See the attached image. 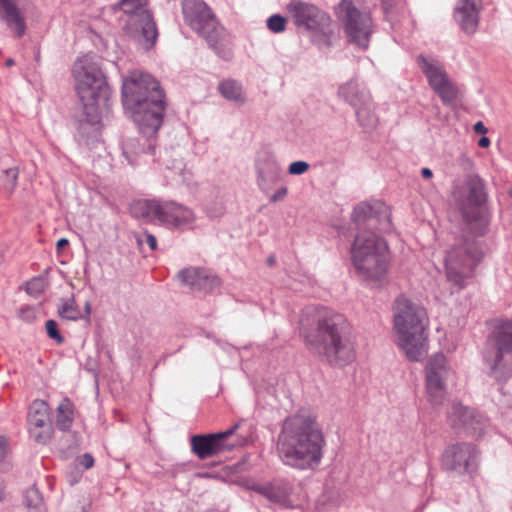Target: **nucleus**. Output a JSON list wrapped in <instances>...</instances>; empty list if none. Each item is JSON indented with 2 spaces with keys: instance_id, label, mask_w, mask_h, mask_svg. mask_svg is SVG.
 Instances as JSON below:
<instances>
[{
  "instance_id": "41",
  "label": "nucleus",
  "mask_w": 512,
  "mask_h": 512,
  "mask_svg": "<svg viewBox=\"0 0 512 512\" xmlns=\"http://www.w3.org/2000/svg\"><path fill=\"white\" fill-rule=\"evenodd\" d=\"M77 464L84 469H90L94 465V458L91 454L85 453L77 458Z\"/></svg>"
},
{
  "instance_id": "32",
  "label": "nucleus",
  "mask_w": 512,
  "mask_h": 512,
  "mask_svg": "<svg viewBox=\"0 0 512 512\" xmlns=\"http://www.w3.org/2000/svg\"><path fill=\"white\" fill-rule=\"evenodd\" d=\"M164 162L167 169L177 174L183 184L190 188L196 186L192 171L186 167V164L181 159H173L171 163L168 159H165Z\"/></svg>"
},
{
  "instance_id": "23",
  "label": "nucleus",
  "mask_w": 512,
  "mask_h": 512,
  "mask_svg": "<svg viewBox=\"0 0 512 512\" xmlns=\"http://www.w3.org/2000/svg\"><path fill=\"white\" fill-rule=\"evenodd\" d=\"M255 169L258 187L265 193L281 179V166L271 154L264 153L260 155L256 160Z\"/></svg>"
},
{
  "instance_id": "47",
  "label": "nucleus",
  "mask_w": 512,
  "mask_h": 512,
  "mask_svg": "<svg viewBox=\"0 0 512 512\" xmlns=\"http://www.w3.org/2000/svg\"><path fill=\"white\" fill-rule=\"evenodd\" d=\"M146 242L151 250H155L157 248V240L156 237L152 234L146 235Z\"/></svg>"
},
{
  "instance_id": "1",
  "label": "nucleus",
  "mask_w": 512,
  "mask_h": 512,
  "mask_svg": "<svg viewBox=\"0 0 512 512\" xmlns=\"http://www.w3.org/2000/svg\"><path fill=\"white\" fill-rule=\"evenodd\" d=\"M300 335L307 349L332 365H346L355 357L344 315L323 306L302 310Z\"/></svg>"
},
{
  "instance_id": "51",
  "label": "nucleus",
  "mask_w": 512,
  "mask_h": 512,
  "mask_svg": "<svg viewBox=\"0 0 512 512\" xmlns=\"http://www.w3.org/2000/svg\"><path fill=\"white\" fill-rule=\"evenodd\" d=\"M421 175H422V177H423V178H425V179H430V178H432V176H433V172H432V170H431V169H429V168H423V169L421 170Z\"/></svg>"
},
{
  "instance_id": "37",
  "label": "nucleus",
  "mask_w": 512,
  "mask_h": 512,
  "mask_svg": "<svg viewBox=\"0 0 512 512\" xmlns=\"http://www.w3.org/2000/svg\"><path fill=\"white\" fill-rule=\"evenodd\" d=\"M456 165L464 172H470L474 167V161L465 152H461L455 159Z\"/></svg>"
},
{
  "instance_id": "11",
  "label": "nucleus",
  "mask_w": 512,
  "mask_h": 512,
  "mask_svg": "<svg viewBox=\"0 0 512 512\" xmlns=\"http://www.w3.org/2000/svg\"><path fill=\"white\" fill-rule=\"evenodd\" d=\"M149 0H119V9L129 16L125 30L145 50L151 49L158 38V30L148 9Z\"/></svg>"
},
{
  "instance_id": "15",
  "label": "nucleus",
  "mask_w": 512,
  "mask_h": 512,
  "mask_svg": "<svg viewBox=\"0 0 512 512\" xmlns=\"http://www.w3.org/2000/svg\"><path fill=\"white\" fill-rule=\"evenodd\" d=\"M479 452L471 443H456L445 448L441 456V466L446 471L458 474L472 473L478 463Z\"/></svg>"
},
{
  "instance_id": "28",
  "label": "nucleus",
  "mask_w": 512,
  "mask_h": 512,
  "mask_svg": "<svg viewBox=\"0 0 512 512\" xmlns=\"http://www.w3.org/2000/svg\"><path fill=\"white\" fill-rule=\"evenodd\" d=\"M162 200H142L136 202L132 208L131 213L136 218H142L147 221H159L160 209Z\"/></svg>"
},
{
  "instance_id": "43",
  "label": "nucleus",
  "mask_w": 512,
  "mask_h": 512,
  "mask_svg": "<svg viewBox=\"0 0 512 512\" xmlns=\"http://www.w3.org/2000/svg\"><path fill=\"white\" fill-rule=\"evenodd\" d=\"M206 212L210 218H215L223 214L224 207L222 204L216 205L213 208L206 207Z\"/></svg>"
},
{
  "instance_id": "55",
  "label": "nucleus",
  "mask_w": 512,
  "mask_h": 512,
  "mask_svg": "<svg viewBox=\"0 0 512 512\" xmlns=\"http://www.w3.org/2000/svg\"><path fill=\"white\" fill-rule=\"evenodd\" d=\"M85 310H86V313L89 315L90 312H91V306H90V303L89 302H86L85 304Z\"/></svg>"
},
{
  "instance_id": "6",
  "label": "nucleus",
  "mask_w": 512,
  "mask_h": 512,
  "mask_svg": "<svg viewBox=\"0 0 512 512\" xmlns=\"http://www.w3.org/2000/svg\"><path fill=\"white\" fill-rule=\"evenodd\" d=\"M75 88L83 105L86 123L100 122L99 103L107 101L109 87L103 72L92 55H84L73 66Z\"/></svg>"
},
{
  "instance_id": "38",
  "label": "nucleus",
  "mask_w": 512,
  "mask_h": 512,
  "mask_svg": "<svg viewBox=\"0 0 512 512\" xmlns=\"http://www.w3.org/2000/svg\"><path fill=\"white\" fill-rule=\"evenodd\" d=\"M45 327H46L47 334L51 339L55 340L58 344H61L64 342V337L58 331V325L55 320H52V319L48 320L45 324Z\"/></svg>"
},
{
  "instance_id": "18",
  "label": "nucleus",
  "mask_w": 512,
  "mask_h": 512,
  "mask_svg": "<svg viewBox=\"0 0 512 512\" xmlns=\"http://www.w3.org/2000/svg\"><path fill=\"white\" fill-rule=\"evenodd\" d=\"M351 219L358 226L367 224L369 228L381 232H387L391 229L390 213L383 203L370 205L362 202L354 208Z\"/></svg>"
},
{
  "instance_id": "2",
  "label": "nucleus",
  "mask_w": 512,
  "mask_h": 512,
  "mask_svg": "<svg viewBox=\"0 0 512 512\" xmlns=\"http://www.w3.org/2000/svg\"><path fill=\"white\" fill-rule=\"evenodd\" d=\"M122 102L139 128L144 140L143 153L155 155V137L162 125L166 109L165 94L150 74L132 71L123 80Z\"/></svg>"
},
{
  "instance_id": "52",
  "label": "nucleus",
  "mask_w": 512,
  "mask_h": 512,
  "mask_svg": "<svg viewBox=\"0 0 512 512\" xmlns=\"http://www.w3.org/2000/svg\"><path fill=\"white\" fill-rule=\"evenodd\" d=\"M4 498H5L4 484L2 481H0V502L3 501Z\"/></svg>"
},
{
  "instance_id": "12",
  "label": "nucleus",
  "mask_w": 512,
  "mask_h": 512,
  "mask_svg": "<svg viewBox=\"0 0 512 512\" xmlns=\"http://www.w3.org/2000/svg\"><path fill=\"white\" fill-rule=\"evenodd\" d=\"M335 14L344 26L348 41L361 49H367L374 32L370 14L360 11L353 0H341L335 7Z\"/></svg>"
},
{
  "instance_id": "27",
  "label": "nucleus",
  "mask_w": 512,
  "mask_h": 512,
  "mask_svg": "<svg viewBox=\"0 0 512 512\" xmlns=\"http://www.w3.org/2000/svg\"><path fill=\"white\" fill-rule=\"evenodd\" d=\"M338 96L354 109L362 104H368L371 99L369 91L355 80L340 85Z\"/></svg>"
},
{
  "instance_id": "13",
  "label": "nucleus",
  "mask_w": 512,
  "mask_h": 512,
  "mask_svg": "<svg viewBox=\"0 0 512 512\" xmlns=\"http://www.w3.org/2000/svg\"><path fill=\"white\" fill-rule=\"evenodd\" d=\"M182 13L186 24L202 36L210 47L216 49L223 28L209 6L203 0H183Z\"/></svg>"
},
{
  "instance_id": "10",
  "label": "nucleus",
  "mask_w": 512,
  "mask_h": 512,
  "mask_svg": "<svg viewBox=\"0 0 512 512\" xmlns=\"http://www.w3.org/2000/svg\"><path fill=\"white\" fill-rule=\"evenodd\" d=\"M482 258L478 243L471 239H461L454 245L445 258L446 275L449 282L458 289L467 285L474 274V269Z\"/></svg>"
},
{
  "instance_id": "54",
  "label": "nucleus",
  "mask_w": 512,
  "mask_h": 512,
  "mask_svg": "<svg viewBox=\"0 0 512 512\" xmlns=\"http://www.w3.org/2000/svg\"><path fill=\"white\" fill-rule=\"evenodd\" d=\"M7 67H11L15 64L14 60L12 58H8L5 62Z\"/></svg>"
},
{
  "instance_id": "45",
  "label": "nucleus",
  "mask_w": 512,
  "mask_h": 512,
  "mask_svg": "<svg viewBox=\"0 0 512 512\" xmlns=\"http://www.w3.org/2000/svg\"><path fill=\"white\" fill-rule=\"evenodd\" d=\"M66 512H88L85 503L76 502Z\"/></svg>"
},
{
  "instance_id": "50",
  "label": "nucleus",
  "mask_w": 512,
  "mask_h": 512,
  "mask_svg": "<svg viewBox=\"0 0 512 512\" xmlns=\"http://www.w3.org/2000/svg\"><path fill=\"white\" fill-rule=\"evenodd\" d=\"M478 145L481 147V148H487L489 147L490 145V139L488 137H481L478 141Z\"/></svg>"
},
{
  "instance_id": "53",
  "label": "nucleus",
  "mask_w": 512,
  "mask_h": 512,
  "mask_svg": "<svg viewBox=\"0 0 512 512\" xmlns=\"http://www.w3.org/2000/svg\"><path fill=\"white\" fill-rule=\"evenodd\" d=\"M275 262H276L275 256L271 255L268 257V259H267L268 266L272 267L275 264Z\"/></svg>"
},
{
  "instance_id": "20",
  "label": "nucleus",
  "mask_w": 512,
  "mask_h": 512,
  "mask_svg": "<svg viewBox=\"0 0 512 512\" xmlns=\"http://www.w3.org/2000/svg\"><path fill=\"white\" fill-rule=\"evenodd\" d=\"M29 433L39 444H46L51 439L49 406L44 400L36 399L28 411Z\"/></svg>"
},
{
  "instance_id": "31",
  "label": "nucleus",
  "mask_w": 512,
  "mask_h": 512,
  "mask_svg": "<svg viewBox=\"0 0 512 512\" xmlns=\"http://www.w3.org/2000/svg\"><path fill=\"white\" fill-rule=\"evenodd\" d=\"M73 404L69 399H63L57 407L56 425L62 431L70 429L73 423Z\"/></svg>"
},
{
  "instance_id": "4",
  "label": "nucleus",
  "mask_w": 512,
  "mask_h": 512,
  "mask_svg": "<svg viewBox=\"0 0 512 512\" xmlns=\"http://www.w3.org/2000/svg\"><path fill=\"white\" fill-rule=\"evenodd\" d=\"M427 313L425 309L400 296L394 305V329L398 346L410 361H421L427 354Z\"/></svg>"
},
{
  "instance_id": "48",
  "label": "nucleus",
  "mask_w": 512,
  "mask_h": 512,
  "mask_svg": "<svg viewBox=\"0 0 512 512\" xmlns=\"http://www.w3.org/2000/svg\"><path fill=\"white\" fill-rule=\"evenodd\" d=\"M474 131L479 134H486L487 128L485 127L482 121H478L474 125Z\"/></svg>"
},
{
  "instance_id": "7",
  "label": "nucleus",
  "mask_w": 512,
  "mask_h": 512,
  "mask_svg": "<svg viewBox=\"0 0 512 512\" xmlns=\"http://www.w3.org/2000/svg\"><path fill=\"white\" fill-rule=\"evenodd\" d=\"M286 10L296 29L307 35L319 49L327 50L332 46L334 32L327 11L304 0H291Z\"/></svg>"
},
{
  "instance_id": "39",
  "label": "nucleus",
  "mask_w": 512,
  "mask_h": 512,
  "mask_svg": "<svg viewBox=\"0 0 512 512\" xmlns=\"http://www.w3.org/2000/svg\"><path fill=\"white\" fill-rule=\"evenodd\" d=\"M310 165L305 161L292 162L288 167V173L291 175H301L308 171Z\"/></svg>"
},
{
  "instance_id": "29",
  "label": "nucleus",
  "mask_w": 512,
  "mask_h": 512,
  "mask_svg": "<svg viewBox=\"0 0 512 512\" xmlns=\"http://www.w3.org/2000/svg\"><path fill=\"white\" fill-rule=\"evenodd\" d=\"M354 110L357 121L363 129L371 131L377 127L379 119L374 112L375 106L372 98L369 100L368 104H362Z\"/></svg>"
},
{
  "instance_id": "25",
  "label": "nucleus",
  "mask_w": 512,
  "mask_h": 512,
  "mask_svg": "<svg viewBox=\"0 0 512 512\" xmlns=\"http://www.w3.org/2000/svg\"><path fill=\"white\" fill-rule=\"evenodd\" d=\"M253 490L284 508L292 509L295 507L290 499L292 487L289 483L281 482L268 485H256L253 487Z\"/></svg>"
},
{
  "instance_id": "24",
  "label": "nucleus",
  "mask_w": 512,
  "mask_h": 512,
  "mask_svg": "<svg viewBox=\"0 0 512 512\" xmlns=\"http://www.w3.org/2000/svg\"><path fill=\"white\" fill-rule=\"evenodd\" d=\"M482 0H459L454 10V18L466 34H474L479 24Z\"/></svg>"
},
{
  "instance_id": "33",
  "label": "nucleus",
  "mask_w": 512,
  "mask_h": 512,
  "mask_svg": "<svg viewBox=\"0 0 512 512\" xmlns=\"http://www.w3.org/2000/svg\"><path fill=\"white\" fill-rule=\"evenodd\" d=\"M23 503L29 512H45L43 498L39 490L35 487H31L25 491Z\"/></svg>"
},
{
  "instance_id": "22",
  "label": "nucleus",
  "mask_w": 512,
  "mask_h": 512,
  "mask_svg": "<svg viewBox=\"0 0 512 512\" xmlns=\"http://www.w3.org/2000/svg\"><path fill=\"white\" fill-rule=\"evenodd\" d=\"M448 419L452 427L462 428L473 435H480L483 430V416L460 403L452 404Z\"/></svg>"
},
{
  "instance_id": "35",
  "label": "nucleus",
  "mask_w": 512,
  "mask_h": 512,
  "mask_svg": "<svg viewBox=\"0 0 512 512\" xmlns=\"http://www.w3.org/2000/svg\"><path fill=\"white\" fill-rule=\"evenodd\" d=\"M267 28L273 33H282L286 29L287 19L280 14H274L267 19Z\"/></svg>"
},
{
  "instance_id": "34",
  "label": "nucleus",
  "mask_w": 512,
  "mask_h": 512,
  "mask_svg": "<svg viewBox=\"0 0 512 512\" xmlns=\"http://www.w3.org/2000/svg\"><path fill=\"white\" fill-rule=\"evenodd\" d=\"M58 315L66 320H78L81 318L80 309L73 296L63 301L61 306L58 307Z\"/></svg>"
},
{
  "instance_id": "49",
  "label": "nucleus",
  "mask_w": 512,
  "mask_h": 512,
  "mask_svg": "<svg viewBox=\"0 0 512 512\" xmlns=\"http://www.w3.org/2000/svg\"><path fill=\"white\" fill-rule=\"evenodd\" d=\"M69 244V241L68 239L66 238H61L57 241L56 243V247H57V250L58 251H61L64 247H66L67 245Z\"/></svg>"
},
{
  "instance_id": "21",
  "label": "nucleus",
  "mask_w": 512,
  "mask_h": 512,
  "mask_svg": "<svg viewBox=\"0 0 512 512\" xmlns=\"http://www.w3.org/2000/svg\"><path fill=\"white\" fill-rule=\"evenodd\" d=\"M179 280L193 292L209 293L219 287V278L209 269L190 267L178 273Z\"/></svg>"
},
{
  "instance_id": "9",
  "label": "nucleus",
  "mask_w": 512,
  "mask_h": 512,
  "mask_svg": "<svg viewBox=\"0 0 512 512\" xmlns=\"http://www.w3.org/2000/svg\"><path fill=\"white\" fill-rule=\"evenodd\" d=\"M483 359L497 379L512 376V319H498L487 336Z\"/></svg>"
},
{
  "instance_id": "26",
  "label": "nucleus",
  "mask_w": 512,
  "mask_h": 512,
  "mask_svg": "<svg viewBox=\"0 0 512 512\" xmlns=\"http://www.w3.org/2000/svg\"><path fill=\"white\" fill-rule=\"evenodd\" d=\"M0 13L1 19L16 32L17 37L25 34L26 23L17 6V0H0Z\"/></svg>"
},
{
  "instance_id": "36",
  "label": "nucleus",
  "mask_w": 512,
  "mask_h": 512,
  "mask_svg": "<svg viewBox=\"0 0 512 512\" xmlns=\"http://www.w3.org/2000/svg\"><path fill=\"white\" fill-rule=\"evenodd\" d=\"M45 290V281L42 277H36L26 283V291L28 294L38 296Z\"/></svg>"
},
{
  "instance_id": "17",
  "label": "nucleus",
  "mask_w": 512,
  "mask_h": 512,
  "mask_svg": "<svg viewBox=\"0 0 512 512\" xmlns=\"http://www.w3.org/2000/svg\"><path fill=\"white\" fill-rule=\"evenodd\" d=\"M425 370L429 401L434 405L442 404L446 395V380L450 373L446 357L443 354L432 356Z\"/></svg>"
},
{
  "instance_id": "40",
  "label": "nucleus",
  "mask_w": 512,
  "mask_h": 512,
  "mask_svg": "<svg viewBox=\"0 0 512 512\" xmlns=\"http://www.w3.org/2000/svg\"><path fill=\"white\" fill-rule=\"evenodd\" d=\"M7 184L13 189L16 186L18 179V168L10 167L3 171Z\"/></svg>"
},
{
  "instance_id": "3",
  "label": "nucleus",
  "mask_w": 512,
  "mask_h": 512,
  "mask_svg": "<svg viewBox=\"0 0 512 512\" xmlns=\"http://www.w3.org/2000/svg\"><path fill=\"white\" fill-rule=\"evenodd\" d=\"M325 439L309 408L287 417L278 436L277 450L285 465L305 470L317 466L323 456Z\"/></svg>"
},
{
  "instance_id": "19",
  "label": "nucleus",
  "mask_w": 512,
  "mask_h": 512,
  "mask_svg": "<svg viewBox=\"0 0 512 512\" xmlns=\"http://www.w3.org/2000/svg\"><path fill=\"white\" fill-rule=\"evenodd\" d=\"M196 215L194 211L176 201L162 200L159 223L169 229L184 230L194 226Z\"/></svg>"
},
{
  "instance_id": "46",
  "label": "nucleus",
  "mask_w": 512,
  "mask_h": 512,
  "mask_svg": "<svg viewBox=\"0 0 512 512\" xmlns=\"http://www.w3.org/2000/svg\"><path fill=\"white\" fill-rule=\"evenodd\" d=\"M7 441L5 437H0V461H2L6 455Z\"/></svg>"
},
{
  "instance_id": "44",
  "label": "nucleus",
  "mask_w": 512,
  "mask_h": 512,
  "mask_svg": "<svg viewBox=\"0 0 512 512\" xmlns=\"http://www.w3.org/2000/svg\"><path fill=\"white\" fill-rule=\"evenodd\" d=\"M287 195V188L286 187H281L280 189H278L271 197H270V201L271 202H277V201H280L282 200L285 196Z\"/></svg>"
},
{
  "instance_id": "8",
  "label": "nucleus",
  "mask_w": 512,
  "mask_h": 512,
  "mask_svg": "<svg viewBox=\"0 0 512 512\" xmlns=\"http://www.w3.org/2000/svg\"><path fill=\"white\" fill-rule=\"evenodd\" d=\"M451 197L471 229L478 235L484 234L487 225L483 212L486 202L484 181L476 174H468L463 181H454Z\"/></svg>"
},
{
  "instance_id": "42",
  "label": "nucleus",
  "mask_w": 512,
  "mask_h": 512,
  "mask_svg": "<svg viewBox=\"0 0 512 512\" xmlns=\"http://www.w3.org/2000/svg\"><path fill=\"white\" fill-rule=\"evenodd\" d=\"M140 140L141 139H128L123 144V154L126 157V159L129 161V163H131V164H133V161L129 157V153L132 151L134 143H140Z\"/></svg>"
},
{
  "instance_id": "14",
  "label": "nucleus",
  "mask_w": 512,
  "mask_h": 512,
  "mask_svg": "<svg viewBox=\"0 0 512 512\" xmlns=\"http://www.w3.org/2000/svg\"><path fill=\"white\" fill-rule=\"evenodd\" d=\"M417 64L427 77L430 87L440 97L443 104H452L457 98L458 90L449 79L442 64L438 60L424 55L417 57Z\"/></svg>"
},
{
  "instance_id": "5",
  "label": "nucleus",
  "mask_w": 512,
  "mask_h": 512,
  "mask_svg": "<svg viewBox=\"0 0 512 512\" xmlns=\"http://www.w3.org/2000/svg\"><path fill=\"white\" fill-rule=\"evenodd\" d=\"M351 261L358 278L370 287L387 282L389 257L386 242L372 231L360 232L352 243Z\"/></svg>"
},
{
  "instance_id": "30",
  "label": "nucleus",
  "mask_w": 512,
  "mask_h": 512,
  "mask_svg": "<svg viewBox=\"0 0 512 512\" xmlns=\"http://www.w3.org/2000/svg\"><path fill=\"white\" fill-rule=\"evenodd\" d=\"M218 91L225 99L238 104H243L246 100L242 85L232 79L220 82Z\"/></svg>"
},
{
  "instance_id": "16",
  "label": "nucleus",
  "mask_w": 512,
  "mask_h": 512,
  "mask_svg": "<svg viewBox=\"0 0 512 512\" xmlns=\"http://www.w3.org/2000/svg\"><path fill=\"white\" fill-rule=\"evenodd\" d=\"M240 422L234 424L231 428L212 434L194 435L191 438L192 452L199 459H207L214 457L222 452L231 451L236 443L228 441L240 427Z\"/></svg>"
}]
</instances>
